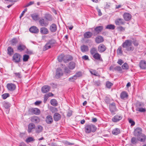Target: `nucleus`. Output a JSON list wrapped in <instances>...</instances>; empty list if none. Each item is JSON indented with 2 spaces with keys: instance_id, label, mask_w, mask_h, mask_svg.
I'll return each mask as SVG.
<instances>
[{
  "instance_id": "1",
  "label": "nucleus",
  "mask_w": 146,
  "mask_h": 146,
  "mask_svg": "<svg viewBox=\"0 0 146 146\" xmlns=\"http://www.w3.org/2000/svg\"><path fill=\"white\" fill-rule=\"evenodd\" d=\"M52 20V16L50 15H45L44 18H40L38 20L40 25L42 27H46L49 25V22Z\"/></svg>"
},
{
  "instance_id": "2",
  "label": "nucleus",
  "mask_w": 146,
  "mask_h": 146,
  "mask_svg": "<svg viewBox=\"0 0 146 146\" xmlns=\"http://www.w3.org/2000/svg\"><path fill=\"white\" fill-rule=\"evenodd\" d=\"M124 52H132L134 49L132 45V41L131 40H126L121 45Z\"/></svg>"
},
{
  "instance_id": "3",
  "label": "nucleus",
  "mask_w": 146,
  "mask_h": 146,
  "mask_svg": "<svg viewBox=\"0 0 146 146\" xmlns=\"http://www.w3.org/2000/svg\"><path fill=\"white\" fill-rule=\"evenodd\" d=\"M85 132L89 133L91 132H94L96 130V126L92 124H87L84 127Z\"/></svg>"
},
{
  "instance_id": "4",
  "label": "nucleus",
  "mask_w": 146,
  "mask_h": 146,
  "mask_svg": "<svg viewBox=\"0 0 146 146\" xmlns=\"http://www.w3.org/2000/svg\"><path fill=\"white\" fill-rule=\"evenodd\" d=\"M21 56L19 54H15L13 57V61L16 63H18L20 62Z\"/></svg>"
},
{
  "instance_id": "5",
  "label": "nucleus",
  "mask_w": 146,
  "mask_h": 146,
  "mask_svg": "<svg viewBox=\"0 0 146 146\" xmlns=\"http://www.w3.org/2000/svg\"><path fill=\"white\" fill-rule=\"evenodd\" d=\"M110 111L112 115L115 114V112H116L117 110L115 106V104L114 103H113L110 105Z\"/></svg>"
},
{
  "instance_id": "6",
  "label": "nucleus",
  "mask_w": 146,
  "mask_h": 146,
  "mask_svg": "<svg viewBox=\"0 0 146 146\" xmlns=\"http://www.w3.org/2000/svg\"><path fill=\"white\" fill-rule=\"evenodd\" d=\"M123 116L122 115L117 114L113 117L112 120L113 122L116 123L121 120Z\"/></svg>"
},
{
  "instance_id": "7",
  "label": "nucleus",
  "mask_w": 146,
  "mask_h": 146,
  "mask_svg": "<svg viewBox=\"0 0 146 146\" xmlns=\"http://www.w3.org/2000/svg\"><path fill=\"white\" fill-rule=\"evenodd\" d=\"M106 46L103 44H100L98 46V51L101 53L104 52L106 49Z\"/></svg>"
},
{
  "instance_id": "8",
  "label": "nucleus",
  "mask_w": 146,
  "mask_h": 146,
  "mask_svg": "<svg viewBox=\"0 0 146 146\" xmlns=\"http://www.w3.org/2000/svg\"><path fill=\"white\" fill-rule=\"evenodd\" d=\"M63 73L62 69L60 68L57 69L56 71L55 77L56 78H58L62 76Z\"/></svg>"
},
{
  "instance_id": "9",
  "label": "nucleus",
  "mask_w": 146,
  "mask_h": 146,
  "mask_svg": "<svg viewBox=\"0 0 146 146\" xmlns=\"http://www.w3.org/2000/svg\"><path fill=\"white\" fill-rule=\"evenodd\" d=\"M142 129L141 128L137 127L134 130V135L138 137L142 135Z\"/></svg>"
},
{
  "instance_id": "10",
  "label": "nucleus",
  "mask_w": 146,
  "mask_h": 146,
  "mask_svg": "<svg viewBox=\"0 0 146 146\" xmlns=\"http://www.w3.org/2000/svg\"><path fill=\"white\" fill-rule=\"evenodd\" d=\"M7 87L8 90L11 91L14 90L16 88L15 85L12 83L8 84Z\"/></svg>"
},
{
  "instance_id": "11",
  "label": "nucleus",
  "mask_w": 146,
  "mask_h": 146,
  "mask_svg": "<svg viewBox=\"0 0 146 146\" xmlns=\"http://www.w3.org/2000/svg\"><path fill=\"white\" fill-rule=\"evenodd\" d=\"M29 31L32 33L35 34L38 33L39 30L36 26H33L31 27L29 29Z\"/></svg>"
},
{
  "instance_id": "12",
  "label": "nucleus",
  "mask_w": 146,
  "mask_h": 146,
  "mask_svg": "<svg viewBox=\"0 0 146 146\" xmlns=\"http://www.w3.org/2000/svg\"><path fill=\"white\" fill-rule=\"evenodd\" d=\"M46 122L48 124L52 123L53 121L52 117L50 115L47 116L46 118Z\"/></svg>"
},
{
  "instance_id": "13",
  "label": "nucleus",
  "mask_w": 146,
  "mask_h": 146,
  "mask_svg": "<svg viewBox=\"0 0 146 146\" xmlns=\"http://www.w3.org/2000/svg\"><path fill=\"white\" fill-rule=\"evenodd\" d=\"M30 110L32 113L36 115H39L40 113V110L36 108H32Z\"/></svg>"
},
{
  "instance_id": "14",
  "label": "nucleus",
  "mask_w": 146,
  "mask_h": 146,
  "mask_svg": "<svg viewBox=\"0 0 146 146\" xmlns=\"http://www.w3.org/2000/svg\"><path fill=\"white\" fill-rule=\"evenodd\" d=\"M93 57L96 60L102 61L103 60L101 55L98 53H96L93 55Z\"/></svg>"
},
{
  "instance_id": "15",
  "label": "nucleus",
  "mask_w": 146,
  "mask_h": 146,
  "mask_svg": "<svg viewBox=\"0 0 146 146\" xmlns=\"http://www.w3.org/2000/svg\"><path fill=\"white\" fill-rule=\"evenodd\" d=\"M50 87L48 86H43L41 88V91L42 93H44L49 91Z\"/></svg>"
},
{
  "instance_id": "16",
  "label": "nucleus",
  "mask_w": 146,
  "mask_h": 146,
  "mask_svg": "<svg viewBox=\"0 0 146 146\" xmlns=\"http://www.w3.org/2000/svg\"><path fill=\"white\" fill-rule=\"evenodd\" d=\"M40 33L42 35H46L48 34L49 31L48 29L45 27H42L40 29Z\"/></svg>"
},
{
  "instance_id": "17",
  "label": "nucleus",
  "mask_w": 146,
  "mask_h": 146,
  "mask_svg": "<svg viewBox=\"0 0 146 146\" xmlns=\"http://www.w3.org/2000/svg\"><path fill=\"white\" fill-rule=\"evenodd\" d=\"M139 66L140 68L142 69H146V61L142 60L139 63Z\"/></svg>"
},
{
  "instance_id": "18",
  "label": "nucleus",
  "mask_w": 146,
  "mask_h": 146,
  "mask_svg": "<svg viewBox=\"0 0 146 146\" xmlns=\"http://www.w3.org/2000/svg\"><path fill=\"white\" fill-rule=\"evenodd\" d=\"M53 118L55 121H57L60 119L61 115L60 114L58 113H56L53 115Z\"/></svg>"
},
{
  "instance_id": "19",
  "label": "nucleus",
  "mask_w": 146,
  "mask_h": 146,
  "mask_svg": "<svg viewBox=\"0 0 146 146\" xmlns=\"http://www.w3.org/2000/svg\"><path fill=\"white\" fill-rule=\"evenodd\" d=\"M115 24L117 25H123L124 23V22L122 19L118 18L115 20Z\"/></svg>"
},
{
  "instance_id": "20",
  "label": "nucleus",
  "mask_w": 146,
  "mask_h": 146,
  "mask_svg": "<svg viewBox=\"0 0 146 146\" xmlns=\"http://www.w3.org/2000/svg\"><path fill=\"white\" fill-rule=\"evenodd\" d=\"M123 18L126 21L130 20L131 17V16L130 14L128 13H125L123 14Z\"/></svg>"
},
{
  "instance_id": "21",
  "label": "nucleus",
  "mask_w": 146,
  "mask_h": 146,
  "mask_svg": "<svg viewBox=\"0 0 146 146\" xmlns=\"http://www.w3.org/2000/svg\"><path fill=\"white\" fill-rule=\"evenodd\" d=\"M50 30L52 32H54L57 30V26L54 23L52 24L50 26Z\"/></svg>"
},
{
  "instance_id": "22",
  "label": "nucleus",
  "mask_w": 146,
  "mask_h": 146,
  "mask_svg": "<svg viewBox=\"0 0 146 146\" xmlns=\"http://www.w3.org/2000/svg\"><path fill=\"white\" fill-rule=\"evenodd\" d=\"M31 121L32 122L38 123L40 122V119L38 116H34L31 117Z\"/></svg>"
},
{
  "instance_id": "23",
  "label": "nucleus",
  "mask_w": 146,
  "mask_h": 146,
  "mask_svg": "<svg viewBox=\"0 0 146 146\" xmlns=\"http://www.w3.org/2000/svg\"><path fill=\"white\" fill-rule=\"evenodd\" d=\"M120 96L121 99L125 100L127 98L128 95L126 92L123 91L121 93Z\"/></svg>"
},
{
  "instance_id": "24",
  "label": "nucleus",
  "mask_w": 146,
  "mask_h": 146,
  "mask_svg": "<svg viewBox=\"0 0 146 146\" xmlns=\"http://www.w3.org/2000/svg\"><path fill=\"white\" fill-rule=\"evenodd\" d=\"M103 27L102 26H98L94 29V31L96 34H99L103 30Z\"/></svg>"
},
{
  "instance_id": "25",
  "label": "nucleus",
  "mask_w": 146,
  "mask_h": 146,
  "mask_svg": "<svg viewBox=\"0 0 146 146\" xmlns=\"http://www.w3.org/2000/svg\"><path fill=\"white\" fill-rule=\"evenodd\" d=\"M72 57L70 55H65L64 58V62L67 63L69 61L72 60Z\"/></svg>"
},
{
  "instance_id": "26",
  "label": "nucleus",
  "mask_w": 146,
  "mask_h": 146,
  "mask_svg": "<svg viewBox=\"0 0 146 146\" xmlns=\"http://www.w3.org/2000/svg\"><path fill=\"white\" fill-rule=\"evenodd\" d=\"M81 51L83 52H87L89 50L88 47L85 45L81 46L80 47Z\"/></svg>"
},
{
  "instance_id": "27",
  "label": "nucleus",
  "mask_w": 146,
  "mask_h": 146,
  "mask_svg": "<svg viewBox=\"0 0 146 146\" xmlns=\"http://www.w3.org/2000/svg\"><path fill=\"white\" fill-rule=\"evenodd\" d=\"M138 140L141 142H144L146 139V136L144 134H142L140 136L137 137Z\"/></svg>"
},
{
  "instance_id": "28",
  "label": "nucleus",
  "mask_w": 146,
  "mask_h": 146,
  "mask_svg": "<svg viewBox=\"0 0 146 146\" xmlns=\"http://www.w3.org/2000/svg\"><path fill=\"white\" fill-rule=\"evenodd\" d=\"M35 125L33 123H30L28 125V131L29 133H30L32 129L35 127Z\"/></svg>"
},
{
  "instance_id": "29",
  "label": "nucleus",
  "mask_w": 146,
  "mask_h": 146,
  "mask_svg": "<svg viewBox=\"0 0 146 146\" xmlns=\"http://www.w3.org/2000/svg\"><path fill=\"white\" fill-rule=\"evenodd\" d=\"M75 63L71 61L69 63L68 67L70 70H73L75 68Z\"/></svg>"
},
{
  "instance_id": "30",
  "label": "nucleus",
  "mask_w": 146,
  "mask_h": 146,
  "mask_svg": "<svg viewBox=\"0 0 146 146\" xmlns=\"http://www.w3.org/2000/svg\"><path fill=\"white\" fill-rule=\"evenodd\" d=\"M92 35V33L90 32H87L84 34V37L85 38H90Z\"/></svg>"
},
{
  "instance_id": "31",
  "label": "nucleus",
  "mask_w": 146,
  "mask_h": 146,
  "mask_svg": "<svg viewBox=\"0 0 146 146\" xmlns=\"http://www.w3.org/2000/svg\"><path fill=\"white\" fill-rule=\"evenodd\" d=\"M95 41L97 43H99L103 41V38L101 36H99L96 38Z\"/></svg>"
},
{
  "instance_id": "32",
  "label": "nucleus",
  "mask_w": 146,
  "mask_h": 146,
  "mask_svg": "<svg viewBox=\"0 0 146 146\" xmlns=\"http://www.w3.org/2000/svg\"><path fill=\"white\" fill-rule=\"evenodd\" d=\"M43 127L40 125H38L35 128V131L37 133H39L42 131Z\"/></svg>"
},
{
  "instance_id": "33",
  "label": "nucleus",
  "mask_w": 146,
  "mask_h": 146,
  "mask_svg": "<svg viewBox=\"0 0 146 146\" xmlns=\"http://www.w3.org/2000/svg\"><path fill=\"white\" fill-rule=\"evenodd\" d=\"M26 48V46L23 44H20L17 47V49L20 51L24 50Z\"/></svg>"
},
{
  "instance_id": "34",
  "label": "nucleus",
  "mask_w": 146,
  "mask_h": 146,
  "mask_svg": "<svg viewBox=\"0 0 146 146\" xmlns=\"http://www.w3.org/2000/svg\"><path fill=\"white\" fill-rule=\"evenodd\" d=\"M90 52L91 54L93 56L95 54L97 53V49L95 47H92L90 49Z\"/></svg>"
},
{
  "instance_id": "35",
  "label": "nucleus",
  "mask_w": 146,
  "mask_h": 146,
  "mask_svg": "<svg viewBox=\"0 0 146 146\" xmlns=\"http://www.w3.org/2000/svg\"><path fill=\"white\" fill-rule=\"evenodd\" d=\"M120 129L117 128L114 129L112 131V133L113 134L116 135L120 133Z\"/></svg>"
},
{
  "instance_id": "36",
  "label": "nucleus",
  "mask_w": 146,
  "mask_h": 146,
  "mask_svg": "<svg viewBox=\"0 0 146 146\" xmlns=\"http://www.w3.org/2000/svg\"><path fill=\"white\" fill-rule=\"evenodd\" d=\"M31 16L33 19L35 21H37L39 19V15L36 14H32Z\"/></svg>"
},
{
  "instance_id": "37",
  "label": "nucleus",
  "mask_w": 146,
  "mask_h": 146,
  "mask_svg": "<svg viewBox=\"0 0 146 146\" xmlns=\"http://www.w3.org/2000/svg\"><path fill=\"white\" fill-rule=\"evenodd\" d=\"M8 54L9 55H12L13 52V50L11 46H9L7 48Z\"/></svg>"
},
{
  "instance_id": "38",
  "label": "nucleus",
  "mask_w": 146,
  "mask_h": 146,
  "mask_svg": "<svg viewBox=\"0 0 146 146\" xmlns=\"http://www.w3.org/2000/svg\"><path fill=\"white\" fill-rule=\"evenodd\" d=\"M3 106L6 109H8L11 106V104L9 102H4L3 103Z\"/></svg>"
},
{
  "instance_id": "39",
  "label": "nucleus",
  "mask_w": 146,
  "mask_h": 146,
  "mask_svg": "<svg viewBox=\"0 0 146 146\" xmlns=\"http://www.w3.org/2000/svg\"><path fill=\"white\" fill-rule=\"evenodd\" d=\"M123 50L122 47L119 46L117 50V52L118 54L120 55L123 54Z\"/></svg>"
},
{
  "instance_id": "40",
  "label": "nucleus",
  "mask_w": 146,
  "mask_h": 146,
  "mask_svg": "<svg viewBox=\"0 0 146 146\" xmlns=\"http://www.w3.org/2000/svg\"><path fill=\"white\" fill-rule=\"evenodd\" d=\"M64 56L63 54H61L59 55L58 58V61L59 62H61L63 61L64 62Z\"/></svg>"
},
{
  "instance_id": "41",
  "label": "nucleus",
  "mask_w": 146,
  "mask_h": 146,
  "mask_svg": "<svg viewBox=\"0 0 146 146\" xmlns=\"http://www.w3.org/2000/svg\"><path fill=\"white\" fill-rule=\"evenodd\" d=\"M115 26L114 25L110 24L107 25L106 28L107 29L113 30L115 29Z\"/></svg>"
},
{
  "instance_id": "42",
  "label": "nucleus",
  "mask_w": 146,
  "mask_h": 146,
  "mask_svg": "<svg viewBox=\"0 0 146 146\" xmlns=\"http://www.w3.org/2000/svg\"><path fill=\"white\" fill-rule=\"evenodd\" d=\"M131 39L133 40V41H132V43H133L134 46H137L138 45L139 43L137 40L134 39L133 37L131 38Z\"/></svg>"
},
{
  "instance_id": "43",
  "label": "nucleus",
  "mask_w": 146,
  "mask_h": 146,
  "mask_svg": "<svg viewBox=\"0 0 146 146\" xmlns=\"http://www.w3.org/2000/svg\"><path fill=\"white\" fill-rule=\"evenodd\" d=\"M48 42L51 47H52L54 44L56 43V41L54 39H51L49 40Z\"/></svg>"
},
{
  "instance_id": "44",
  "label": "nucleus",
  "mask_w": 146,
  "mask_h": 146,
  "mask_svg": "<svg viewBox=\"0 0 146 146\" xmlns=\"http://www.w3.org/2000/svg\"><path fill=\"white\" fill-rule=\"evenodd\" d=\"M35 139L33 137H28L26 140L25 141L27 143L33 141H35Z\"/></svg>"
},
{
  "instance_id": "45",
  "label": "nucleus",
  "mask_w": 146,
  "mask_h": 146,
  "mask_svg": "<svg viewBox=\"0 0 146 146\" xmlns=\"http://www.w3.org/2000/svg\"><path fill=\"white\" fill-rule=\"evenodd\" d=\"M18 41L16 38H13L11 41V43L12 45H16Z\"/></svg>"
},
{
  "instance_id": "46",
  "label": "nucleus",
  "mask_w": 146,
  "mask_h": 146,
  "mask_svg": "<svg viewBox=\"0 0 146 146\" xmlns=\"http://www.w3.org/2000/svg\"><path fill=\"white\" fill-rule=\"evenodd\" d=\"M50 103L52 105L54 106H56L58 105L57 102L55 99H52L50 101Z\"/></svg>"
},
{
  "instance_id": "47",
  "label": "nucleus",
  "mask_w": 146,
  "mask_h": 146,
  "mask_svg": "<svg viewBox=\"0 0 146 146\" xmlns=\"http://www.w3.org/2000/svg\"><path fill=\"white\" fill-rule=\"evenodd\" d=\"M90 72L92 74L94 75L95 76H99L97 72L95 70L91 69L90 70Z\"/></svg>"
},
{
  "instance_id": "48",
  "label": "nucleus",
  "mask_w": 146,
  "mask_h": 146,
  "mask_svg": "<svg viewBox=\"0 0 146 146\" xmlns=\"http://www.w3.org/2000/svg\"><path fill=\"white\" fill-rule=\"evenodd\" d=\"M113 85V84L111 82L109 81L106 82V86L107 88L110 89Z\"/></svg>"
},
{
  "instance_id": "49",
  "label": "nucleus",
  "mask_w": 146,
  "mask_h": 146,
  "mask_svg": "<svg viewBox=\"0 0 146 146\" xmlns=\"http://www.w3.org/2000/svg\"><path fill=\"white\" fill-rule=\"evenodd\" d=\"M52 47L50 45L48 42L45 45L44 47L43 48V50L44 51Z\"/></svg>"
},
{
  "instance_id": "50",
  "label": "nucleus",
  "mask_w": 146,
  "mask_h": 146,
  "mask_svg": "<svg viewBox=\"0 0 146 146\" xmlns=\"http://www.w3.org/2000/svg\"><path fill=\"white\" fill-rule=\"evenodd\" d=\"M29 58V55L25 54L23 56V60L24 62H27L28 61Z\"/></svg>"
},
{
  "instance_id": "51",
  "label": "nucleus",
  "mask_w": 146,
  "mask_h": 146,
  "mask_svg": "<svg viewBox=\"0 0 146 146\" xmlns=\"http://www.w3.org/2000/svg\"><path fill=\"white\" fill-rule=\"evenodd\" d=\"M122 68L123 70H127L129 69V66L126 63H124L122 66Z\"/></svg>"
},
{
  "instance_id": "52",
  "label": "nucleus",
  "mask_w": 146,
  "mask_h": 146,
  "mask_svg": "<svg viewBox=\"0 0 146 146\" xmlns=\"http://www.w3.org/2000/svg\"><path fill=\"white\" fill-rule=\"evenodd\" d=\"M138 139L134 137H133L131 139V142L133 144H135L137 142Z\"/></svg>"
},
{
  "instance_id": "53",
  "label": "nucleus",
  "mask_w": 146,
  "mask_h": 146,
  "mask_svg": "<svg viewBox=\"0 0 146 146\" xmlns=\"http://www.w3.org/2000/svg\"><path fill=\"white\" fill-rule=\"evenodd\" d=\"M77 78L76 76L74 75L72 77L69 78V80L70 82H73L76 80Z\"/></svg>"
},
{
  "instance_id": "54",
  "label": "nucleus",
  "mask_w": 146,
  "mask_h": 146,
  "mask_svg": "<svg viewBox=\"0 0 146 146\" xmlns=\"http://www.w3.org/2000/svg\"><path fill=\"white\" fill-rule=\"evenodd\" d=\"M9 96V94L8 93H5L2 95V97L4 99H6L7 97Z\"/></svg>"
},
{
  "instance_id": "55",
  "label": "nucleus",
  "mask_w": 146,
  "mask_h": 146,
  "mask_svg": "<svg viewBox=\"0 0 146 146\" xmlns=\"http://www.w3.org/2000/svg\"><path fill=\"white\" fill-rule=\"evenodd\" d=\"M136 110L141 112H144L146 110L145 108H136Z\"/></svg>"
},
{
  "instance_id": "56",
  "label": "nucleus",
  "mask_w": 146,
  "mask_h": 146,
  "mask_svg": "<svg viewBox=\"0 0 146 146\" xmlns=\"http://www.w3.org/2000/svg\"><path fill=\"white\" fill-rule=\"evenodd\" d=\"M114 70L115 71H120L122 70V68L120 66H116L114 68Z\"/></svg>"
},
{
  "instance_id": "57",
  "label": "nucleus",
  "mask_w": 146,
  "mask_h": 146,
  "mask_svg": "<svg viewBox=\"0 0 146 146\" xmlns=\"http://www.w3.org/2000/svg\"><path fill=\"white\" fill-rule=\"evenodd\" d=\"M128 121L129 122L131 123V126H133L135 125V122L131 119H129Z\"/></svg>"
},
{
  "instance_id": "58",
  "label": "nucleus",
  "mask_w": 146,
  "mask_h": 146,
  "mask_svg": "<svg viewBox=\"0 0 146 146\" xmlns=\"http://www.w3.org/2000/svg\"><path fill=\"white\" fill-rule=\"evenodd\" d=\"M118 30L120 31H123L125 30V28L122 26H120L117 28Z\"/></svg>"
},
{
  "instance_id": "59",
  "label": "nucleus",
  "mask_w": 146,
  "mask_h": 146,
  "mask_svg": "<svg viewBox=\"0 0 146 146\" xmlns=\"http://www.w3.org/2000/svg\"><path fill=\"white\" fill-rule=\"evenodd\" d=\"M74 76H76L77 78L78 77H80L82 76V73L81 72H78L76 73Z\"/></svg>"
},
{
  "instance_id": "60",
  "label": "nucleus",
  "mask_w": 146,
  "mask_h": 146,
  "mask_svg": "<svg viewBox=\"0 0 146 146\" xmlns=\"http://www.w3.org/2000/svg\"><path fill=\"white\" fill-rule=\"evenodd\" d=\"M65 72L66 73H69L71 72V71L67 67L64 68Z\"/></svg>"
},
{
  "instance_id": "61",
  "label": "nucleus",
  "mask_w": 146,
  "mask_h": 146,
  "mask_svg": "<svg viewBox=\"0 0 146 146\" xmlns=\"http://www.w3.org/2000/svg\"><path fill=\"white\" fill-rule=\"evenodd\" d=\"M51 111L52 112H54L57 111V109L55 107H52L51 108Z\"/></svg>"
},
{
  "instance_id": "62",
  "label": "nucleus",
  "mask_w": 146,
  "mask_h": 146,
  "mask_svg": "<svg viewBox=\"0 0 146 146\" xmlns=\"http://www.w3.org/2000/svg\"><path fill=\"white\" fill-rule=\"evenodd\" d=\"M105 102L108 104H109L110 102V98L107 97L105 99Z\"/></svg>"
},
{
  "instance_id": "63",
  "label": "nucleus",
  "mask_w": 146,
  "mask_h": 146,
  "mask_svg": "<svg viewBox=\"0 0 146 146\" xmlns=\"http://www.w3.org/2000/svg\"><path fill=\"white\" fill-rule=\"evenodd\" d=\"M82 58L83 59H84L85 60H89L88 56L86 55H85L84 56H82Z\"/></svg>"
},
{
  "instance_id": "64",
  "label": "nucleus",
  "mask_w": 146,
  "mask_h": 146,
  "mask_svg": "<svg viewBox=\"0 0 146 146\" xmlns=\"http://www.w3.org/2000/svg\"><path fill=\"white\" fill-rule=\"evenodd\" d=\"M49 97L48 96V95L46 94H45L44 96V102H45L46 100H47L48 98Z\"/></svg>"
}]
</instances>
